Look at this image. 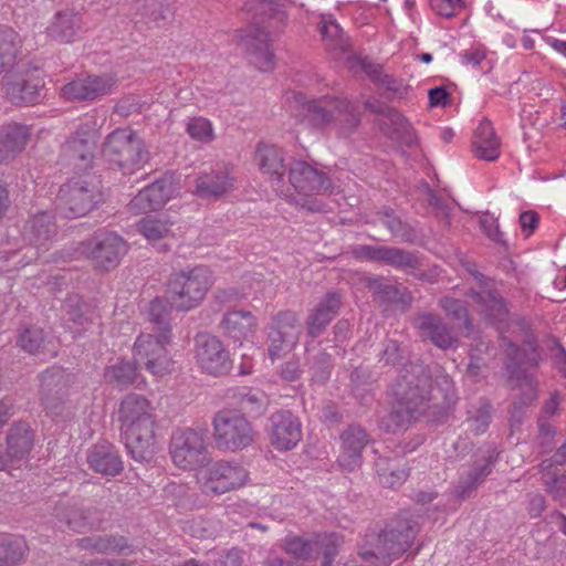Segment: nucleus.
Here are the masks:
<instances>
[{
  "instance_id": "obj_1",
  "label": "nucleus",
  "mask_w": 566,
  "mask_h": 566,
  "mask_svg": "<svg viewBox=\"0 0 566 566\" xmlns=\"http://www.w3.org/2000/svg\"><path fill=\"white\" fill-rule=\"evenodd\" d=\"M395 402L388 416L380 421L387 432L427 416L430 421H442L454 402L453 381L438 364L409 361L402 365L390 387Z\"/></svg>"
},
{
  "instance_id": "obj_2",
  "label": "nucleus",
  "mask_w": 566,
  "mask_h": 566,
  "mask_svg": "<svg viewBox=\"0 0 566 566\" xmlns=\"http://www.w3.org/2000/svg\"><path fill=\"white\" fill-rule=\"evenodd\" d=\"M122 437L130 457L139 462H149L156 451V419L150 402L142 395L129 394L118 408Z\"/></svg>"
},
{
  "instance_id": "obj_3",
  "label": "nucleus",
  "mask_w": 566,
  "mask_h": 566,
  "mask_svg": "<svg viewBox=\"0 0 566 566\" xmlns=\"http://www.w3.org/2000/svg\"><path fill=\"white\" fill-rule=\"evenodd\" d=\"M245 9L253 12V17L251 24L241 35V45L260 71H272L275 56L271 49L270 29L273 27L272 21H284L286 15L283 6L274 0H249Z\"/></svg>"
},
{
  "instance_id": "obj_4",
  "label": "nucleus",
  "mask_w": 566,
  "mask_h": 566,
  "mask_svg": "<svg viewBox=\"0 0 566 566\" xmlns=\"http://www.w3.org/2000/svg\"><path fill=\"white\" fill-rule=\"evenodd\" d=\"M539 355L535 346H531L530 352L520 348L513 343L506 347L505 370L507 374L506 386L512 389H520L521 394L515 397L510 409L511 423L517 426L522 423L525 408L530 407L537 398V384L526 367L537 366Z\"/></svg>"
},
{
  "instance_id": "obj_5",
  "label": "nucleus",
  "mask_w": 566,
  "mask_h": 566,
  "mask_svg": "<svg viewBox=\"0 0 566 566\" xmlns=\"http://www.w3.org/2000/svg\"><path fill=\"white\" fill-rule=\"evenodd\" d=\"M308 123L321 129L333 126L339 137L348 138L360 124V112L346 98L322 96L305 105Z\"/></svg>"
},
{
  "instance_id": "obj_6",
  "label": "nucleus",
  "mask_w": 566,
  "mask_h": 566,
  "mask_svg": "<svg viewBox=\"0 0 566 566\" xmlns=\"http://www.w3.org/2000/svg\"><path fill=\"white\" fill-rule=\"evenodd\" d=\"M418 531L419 525L416 520L408 514L400 515L378 534L375 548L363 552L361 557L366 562L376 559L387 566L408 551Z\"/></svg>"
},
{
  "instance_id": "obj_7",
  "label": "nucleus",
  "mask_w": 566,
  "mask_h": 566,
  "mask_svg": "<svg viewBox=\"0 0 566 566\" xmlns=\"http://www.w3.org/2000/svg\"><path fill=\"white\" fill-rule=\"evenodd\" d=\"M103 154L109 164L124 175H132L149 160L145 142L136 132L118 128L112 132L103 144Z\"/></svg>"
},
{
  "instance_id": "obj_8",
  "label": "nucleus",
  "mask_w": 566,
  "mask_h": 566,
  "mask_svg": "<svg viewBox=\"0 0 566 566\" xmlns=\"http://www.w3.org/2000/svg\"><path fill=\"white\" fill-rule=\"evenodd\" d=\"M57 200L63 218L84 217L103 201L99 181L95 177L72 179L60 188Z\"/></svg>"
},
{
  "instance_id": "obj_9",
  "label": "nucleus",
  "mask_w": 566,
  "mask_h": 566,
  "mask_svg": "<svg viewBox=\"0 0 566 566\" xmlns=\"http://www.w3.org/2000/svg\"><path fill=\"white\" fill-rule=\"evenodd\" d=\"M211 285L210 271L205 266H196L189 271L171 274L168 282L171 307L178 311H189L198 306Z\"/></svg>"
},
{
  "instance_id": "obj_10",
  "label": "nucleus",
  "mask_w": 566,
  "mask_h": 566,
  "mask_svg": "<svg viewBox=\"0 0 566 566\" xmlns=\"http://www.w3.org/2000/svg\"><path fill=\"white\" fill-rule=\"evenodd\" d=\"M216 447L222 451L237 452L250 447L256 437L251 422L239 411L223 409L212 420Z\"/></svg>"
},
{
  "instance_id": "obj_11",
  "label": "nucleus",
  "mask_w": 566,
  "mask_h": 566,
  "mask_svg": "<svg viewBox=\"0 0 566 566\" xmlns=\"http://www.w3.org/2000/svg\"><path fill=\"white\" fill-rule=\"evenodd\" d=\"M169 453L175 465L182 470H196L210 463L207 431L177 430L172 433Z\"/></svg>"
},
{
  "instance_id": "obj_12",
  "label": "nucleus",
  "mask_w": 566,
  "mask_h": 566,
  "mask_svg": "<svg viewBox=\"0 0 566 566\" xmlns=\"http://www.w3.org/2000/svg\"><path fill=\"white\" fill-rule=\"evenodd\" d=\"M40 401L51 417H63L69 410V391L74 384V375L62 367L53 366L39 375Z\"/></svg>"
},
{
  "instance_id": "obj_13",
  "label": "nucleus",
  "mask_w": 566,
  "mask_h": 566,
  "mask_svg": "<svg viewBox=\"0 0 566 566\" xmlns=\"http://www.w3.org/2000/svg\"><path fill=\"white\" fill-rule=\"evenodd\" d=\"M87 256L95 266L109 271L115 269L127 252V243L115 232L99 230L85 243Z\"/></svg>"
},
{
  "instance_id": "obj_14",
  "label": "nucleus",
  "mask_w": 566,
  "mask_h": 566,
  "mask_svg": "<svg viewBox=\"0 0 566 566\" xmlns=\"http://www.w3.org/2000/svg\"><path fill=\"white\" fill-rule=\"evenodd\" d=\"M167 342L168 339L161 337V333L139 335L134 344L136 363L144 364L153 375L169 371L172 361L165 347Z\"/></svg>"
},
{
  "instance_id": "obj_15",
  "label": "nucleus",
  "mask_w": 566,
  "mask_h": 566,
  "mask_svg": "<svg viewBox=\"0 0 566 566\" xmlns=\"http://www.w3.org/2000/svg\"><path fill=\"white\" fill-rule=\"evenodd\" d=\"M289 181L292 187L304 196L333 193L335 186L325 172L304 160H294L289 166Z\"/></svg>"
},
{
  "instance_id": "obj_16",
  "label": "nucleus",
  "mask_w": 566,
  "mask_h": 566,
  "mask_svg": "<svg viewBox=\"0 0 566 566\" xmlns=\"http://www.w3.org/2000/svg\"><path fill=\"white\" fill-rule=\"evenodd\" d=\"M196 360L203 371L214 376L224 375L231 368L229 352L218 337L210 334L197 335Z\"/></svg>"
},
{
  "instance_id": "obj_17",
  "label": "nucleus",
  "mask_w": 566,
  "mask_h": 566,
  "mask_svg": "<svg viewBox=\"0 0 566 566\" xmlns=\"http://www.w3.org/2000/svg\"><path fill=\"white\" fill-rule=\"evenodd\" d=\"M56 235V226L52 213L43 211L33 216L24 226L23 237L29 242L28 253L30 260L39 259L46 252L54 237Z\"/></svg>"
},
{
  "instance_id": "obj_18",
  "label": "nucleus",
  "mask_w": 566,
  "mask_h": 566,
  "mask_svg": "<svg viewBox=\"0 0 566 566\" xmlns=\"http://www.w3.org/2000/svg\"><path fill=\"white\" fill-rule=\"evenodd\" d=\"M479 281L480 290L471 289L468 296L471 298L476 311L491 323L503 322L507 316V308L504 300L496 291L488 289V279L476 270H469Z\"/></svg>"
},
{
  "instance_id": "obj_19",
  "label": "nucleus",
  "mask_w": 566,
  "mask_h": 566,
  "mask_svg": "<svg viewBox=\"0 0 566 566\" xmlns=\"http://www.w3.org/2000/svg\"><path fill=\"white\" fill-rule=\"evenodd\" d=\"M412 325L424 340H430L434 346L447 350L458 344V338L442 317L431 312H419L412 318Z\"/></svg>"
},
{
  "instance_id": "obj_20",
  "label": "nucleus",
  "mask_w": 566,
  "mask_h": 566,
  "mask_svg": "<svg viewBox=\"0 0 566 566\" xmlns=\"http://www.w3.org/2000/svg\"><path fill=\"white\" fill-rule=\"evenodd\" d=\"M248 479L247 470L235 463L218 461L208 469L205 483L207 492L224 494L242 486Z\"/></svg>"
},
{
  "instance_id": "obj_21",
  "label": "nucleus",
  "mask_w": 566,
  "mask_h": 566,
  "mask_svg": "<svg viewBox=\"0 0 566 566\" xmlns=\"http://www.w3.org/2000/svg\"><path fill=\"white\" fill-rule=\"evenodd\" d=\"M115 85L116 80L111 75H91L65 84L61 93L67 101H93L111 94Z\"/></svg>"
},
{
  "instance_id": "obj_22",
  "label": "nucleus",
  "mask_w": 566,
  "mask_h": 566,
  "mask_svg": "<svg viewBox=\"0 0 566 566\" xmlns=\"http://www.w3.org/2000/svg\"><path fill=\"white\" fill-rule=\"evenodd\" d=\"M195 182V195L201 199H220L234 188V177L227 165L200 172Z\"/></svg>"
},
{
  "instance_id": "obj_23",
  "label": "nucleus",
  "mask_w": 566,
  "mask_h": 566,
  "mask_svg": "<svg viewBox=\"0 0 566 566\" xmlns=\"http://www.w3.org/2000/svg\"><path fill=\"white\" fill-rule=\"evenodd\" d=\"M302 438L301 423L289 410L274 412L270 418V440L279 451L293 449Z\"/></svg>"
},
{
  "instance_id": "obj_24",
  "label": "nucleus",
  "mask_w": 566,
  "mask_h": 566,
  "mask_svg": "<svg viewBox=\"0 0 566 566\" xmlns=\"http://www.w3.org/2000/svg\"><path fill=\"white\" fill-rule=\"evenodd\" d=\"M340 441L337 462L343 470L353 472L361 464V453L369 443V436L363 427L350 424L342 432Z\"/></svg>"
},
{
  "instance_id": "obj_25",
  "label": "nucleus",
  "mask_w": 566,
  "mask_h": 566,
  "mask_svg": "<svg viewBox=\"0 0 566 566\" xmlns=\"http://www.w3.org/2000/svg\"><path fill=\"white\" fill-rule=\"evenodd\" d=\"M97 145L96 132L88 126L81 127L63 146L64 155L73 161L78 170L92 166Z\"/></svg>"
},
{
  "instance_id": "obj_26",
  "label": "nucleus",
  "mask_w": 566,
  "mask_h": 566,
  "mask_svg": "<svg viewBox=\"0 0 566 566\" xmlns=\"http://www.w3.org/2000/svg\"><path fill=\"white\" fill-rule=\"evenodd\" d=\"M495 462L496 457L491 451L475 459L471 465L461 472L454 488L455 496L462 500L470 497L492 473Z\"/></svg>"
},
{
  "instance_id": "obj_27",
  "label": "nucleus",
  "mask_w": 566,
  "mask_h": 566,
  "mask_svg": "<svg viewBox=\"0 0 566 566\" xmlns=\"http://www.w3.org/2000/svg\"><path fill=\"white\" fill-rule=\"evenodd\" d=\"M342 305L343 297L340 293L336 291L327 292L306 318L308 335L313 338L322 335L329 323L336 317Z\"/></svg>"
},
{
  "instance_id": "obj_28",
  "label": "nucleus",
  "mask_w": 566,
  "mask_h": 566,
  "mask_svg": "<svg viewBox=\"0 0 566 566\" xmlns=\"http://www.w3.org/2000/svg\"><path fill=\"white\" fill-rule=\"evenodd\" d=\"M175 187L170 177H163L142 189L129 202L130 209L138 212L161 208L174 195Z\"/></svg>"
},
{
  "instance_id": "obj_29",
  "label": "nucleus",
  "mask_w": 566,
  "mask_h": 566,
  "mask_svg": "<svg viewBox=\"0 0 566 566\" xmlns=\"http://www.w3.org/2000/svg\"><path fill=\"white\" fill-rule=\"evenodd\" d=\"M366 287L381 303L398 305L402 311L409 310L413 302L411 292L402 284H391L384 277H368Z\"/></svg>"
},
{
  "instance_id": "obj_30",
  "label": "nucleus",
  "mask_w": 566,
  "mask_h": 566,
  "mask_svg": "<svg viewBox=\"0 0 566 566\" xmlns=\"http://www.w3.org/2000/svg\"><path fill=\"white\" fill-rule=\"evenodd\" d=\"M86 460L91 470L105 476H116L124 469L117 449L106 442L93 446L87 451Z\"/></svg>"
},
{
  "instance_id": "obj_31",
  "label": "nucleus",
  "mask_w": 566,
  "mask_h": 566,
  "mask_svg": "<svg viewBox=\"0 0 566 566\" xmlns=\"http://www.w3.org/2000/svg\"><path fill=\"white\" fill-rule=\"evenodd\" d=\"M99 511L96 507H83L76 504H61L55 509L56 518L74 532L99 525Z\"/></svg>"
},
{
  "instance_id": "obj_32",
  "label": "nucleus",
  "mask_w": 566,
  "mask_h": 566,
  "mask_svg": "<svg viewBox=\"0 0 566 566\" xmlns=\"http://www.w3.org/2000/svg\"><path fill=\"white\" fill-rule=\"evenodd\" d=\"M350 70L356 72L357 70L363 71L368 77L379 86L385 87L386 93L384 96L388 99L394 97L401 98L407 91L402 82L392 77L391 75L384 74L382 67L379 64H374L367 59H354L350 61Z\"/></svg>"
},
{
  "instance_id": "obj_33",
  "label": "nucleus",
  "mask_w": 566,
  "mask_h": 566,
  "mask_svg": "<svg viewBox=\"0 0 566 566\" xmlns=\"http://www.w3.org/2000/svg\"><path fill=\"white\" fill-rule=\"evenodd\" d=\"M254 160L260 170L269 175L273 182L281 184L285 174L282 149L273 144L260 142L255 149Z\"/></svg>"
},
{
  "instance_id": "obj_34",
  "label": "nucleus",
  "mask_w": 566,
  "mask_h": 566,
  "mask_svg": "<svg viewBox=\"0 0 566 566\" xmlns=\"http://www.w3.org/2000/svg\"><path fill=\"white\" fill-rule=\"evenodd\" d=\"M29 138V129L24 125L9 124L0 129V165L8 164L20 154Z\"/></svg>"
},
{
  "instance_id": "obj_35",
  "label": "nucleus",
  "mask_w": 566,
  "mask_h": 566,
  "mask_svg": "<svg viewBox=\"0 0 566 566\" xmlns=\"http://www.w3.org/2000/svg\"><path fill=\"white\" fill-rule=\"evenodd\" d=\"M380 130L391 140L411 147L416 145L417 137L409 122L395 108L378 119Z\"/></svg>"
},
{
  "instance_id": "obj_36",
  "label": "nucleus",
  "mask_w": 566,
  "mask_h": 566,
  "mask_svg": "<svg viewBox=\"0 0 566 566\" xmlns=\"http://www.w3.org/2000/svg\"><path fill=\"white\" fill-rule=\"evenodd\" d=\"M33 431L27 422L13 424L7 434V455L12 462L25 459L33 447Z\"/></svg>"
},
{
  "instance_id": "obj_37",
  "label": "nucleus",
  "mask_w": 566,
  "mask_h": 566,
  "mask_svg": "<svg viewBox=\"0 0 566 566\" xmlns=\"http://www.w3.org/2000/svg\"><path fill=\"white\" fill-rule=\"evenodd\" d=\"M472 150L479 159L489 161L495 160L500 155V140L486 118L480 122L474 132Z\"/></svg>"
},
{
  "instance_id": "obj_38",
  "label": "nucleus",
  "mask_w": 566,
  "mask_h": 566,
  "mask_svg": "<svg viewBox=\"0 0 566 566\" xmlns=\"http://www.w3.org/2000/svg\"><path fill=\"white\" fill-rule=\"evenodd\" d=\"M378 222L386 227L392 237L401 242L415 243L418 239L416 229L403 221L392 209L384 208L376 213Z\"/></svg>"
},
{
  "instance_id": "obj_39",
  "label": "nucleus",
  "mask_w": 566,
  "mask_h": 566,
  "mask_svg": "<svg viewBox=\"0 0 566 566\" xmlns=\"http://www.w3.org/2000/svg\"><path fill=\"white\" fill-rule=\"evenodd\" d=\"M42 87L39 81L18 80L7 83L6 93L14 105H31L40 101Z\"/></svg>"
},
{
  "instance_id": "obj_40",
  "label": "nucleus",
  "mask_w": 566,
  "mask_h": 566,
  "mask_svg": "<svg viewBox=\"0 0 566 566\" xmlns=\"http://www.w3.org/2000/svg\"><path fill=\"white\" fill-rule=\"evenodd\" d=\"M255 319L250 312L233 311L224 315L221 327L234 340L240 342L251 335Z\"/></svg>"
},
{
  "instance_id": "obj_41",
  "label": "nucleus",
  "mask_w": 566,
  "mask_h": 566,
  "mask_svg": "<svg viewBox=\"0 0 566 566\" xmlns=\"http://www.w3.org/2000/svg\"><path fill=\"white\" fill-rule=\"evenodd\" d=\"M137 363L130 360H120L105 368L104 378L109 385L118 388H127L139 380Z\"/></svg>"
},
{
  "instance_id": "obj_42",
  "label": "nucleus",
  "mask_w": 566,
  "mask_h": 566,
  "mask_svg": "<svg viewBox=\"0 0 566 566\" xmlns=\"http://www.w3.org/2000/svg\"><path fill=\"white\" fill-rule=\"evenodd\" d=\"M385 263L396 269L409 270L408 273L423 280L426 274L418 272L421 265L419 253L396 247H388Z\"/></svg>"
},
{
  "instance_id": "obj_43",
  "label": "nucleus",
  "mask_w": 566,
  "mask_h": 566,
  "mask_svg": "<svg viewBox=\"0 0 566 566\" xmlns=\"http://www.w3.org/2000/svg\"><path fill=\"white\" fill-rule=\"evenodd\" d=\"M136 15H140L146 24L155 27L165 25L174 15L169 6H164L160 0H139L135 4Z\"/></svg>"
},
{
  "instance_id": "obj_44",
  "label": "nucleus",
  "mask_w": 566,
  "mask_h": 566,
  "mask_svg": "<svg viewBox=\"0 0 566 566\" xmlns=\"http://www.w3.org/2000/svg\"><path fill=\"white\" fill-rule=\"evenodd\" d=\"M81 24V17L72 11H61L49 28L52 39L61 42H71L76 35Z\"/></svg>"
},
{
  "instance_id": "obj_45",
  "label": "nucleus",
  "mask_w": 566,
  "mask_h": 566,
  "mask_svg": "<svg viewBox=\"0 0 566 566\" xmlns=\"http://www.w3.org/2000/svg\"><path fill=\"white\" fill-rule=\"evenodd\" d=\"M376 471L378 473L380 484L386 488H396L402 484L408 476V472L403 468L401 460L397 458L378 459L376 462Z\"/></svg>"
},
{
  "instance_id": "obj_46",
  "label": "nucleus",
  "mask_w": 566,
  "mask_h": 566,
  "mask_svg": "<svg viewBox=\"0 0 566 566\" xmlns=\"http://www.w3.org/2000/svg\"><path fill=\"white\" fill-rule=\"evenodd\" d=\"M28 545L22 537L0 536V566H17L25 557Z\"/></svg>"
},
{
  "instance_id": "obj_47",
  "label": "nucleus",
  "mask_w": 566,
  "mask_h": 566,
  "mask_svg": "<svg viewBox=\"0 0 566 566\" xmlns=\"http://www.w3.org/2000/svg\"><path fill=\"white\" fill-rule=\"evenodd\" d=\"M318 30L328 49L339 50L342 52L347 49L348 43L343 29L332 15L322 17L318 23Z\"/></svg>"
},
{
  "instance_id": "obj_48",
  "label": "nucleus",
  "mask_w": 566,
  "mask_h": 566,
  "mask_svg": "<svg viewBox=\"0 0 566 566\" xmlns=\"http://www.w3.org/2000/svg\"><path fill=\"white\" fill-rule=\"evenodd\" d=\"M171 305L168 306L167 302L163 298L156 297L149 304L148 308V318L151 324H154V332L161 333V337L164 339H169L170 325H169V316H170Z\"/></svg>"
},
{
  "instance_id": "obj_49",
  "label": "nucleus",
  "mask_w": 566,
  "mask_h": 566,
  "mask_svg": "<svg viewBox=\"0 0 566 566\" xmlns=\"http://www.w3.org/2000/svg\"><path fill=\"white\" fill-rule=\"evenodd\" d=\"M440 305L451 319L462 323V325L459 324L461 334L464 337H470L473 333V325L463 302L453 297H443L440 300Z\"/></svg>"
},
{
  "instance_id": "obj_50",
  "label": "nucleus",
  "mask_w": 566,
  "mask_h": 566,
  "mask_svg": "<svg viewBox=\"0 0 566 566\" xmlns=\"http://www.w3.org/2000/svg\"><path fill=\"white\" fill-rule=\"evenodd\" d=\"M172 223L166 217H146L143 218L138 223V231L149 241L156 242L160 239H165L171 233Z\"/></svg>"
},
{
  "instance_id": "obj_51",
  "label": "nucleus",
  "mask_w": 566,
  "mask_h": 566,
  "mask_svg": "<svg viewBox=\"0 0 566 566\" xmlns=\"http://www.w3.org/2000/svg\"><path fill=\"white\" fill-rule=\"evenodd\" d=\"M20 44L21 40L14 30L0 27V73L14 61Z\"/></svg>"
},
{
  "instance_id": "obj_52",
  "label": "nucleus",
  "mask_w": 566,
  "mask_h": 566,
  "mask_svg": "<svg viewBox=\"0 0 566 566\" xmlns=\"http://www.w3.org/2000/svg\"><path fill=\"white\" fill-rule=\"evenodd\" d=\"M307 350L310 354L307 361L312 380L319 385L326 384L331 377L333 367L331 355L323 350H317L316 353H312L310 349Z\"/></svg>"
},
{
  "instance_id": "obj_53",
  "label": "nucleus",
  "mask_w": 566,
  "mask_h": 566,
  "mask_svg": "<svg viewBox=\"0 0 566 566\" xmlns=\"http://www.w3.org/2000/svg\"><path fill=\"white\" fill-rule=\"evenodd\" d=\"M268 403V396L256 389H247L239 397L241 409L252 417L261 416L266 410Z\"/></svg>"
},
{
  "instance_id": "obj_54",
  "label": "nucleus",
  "mask_w": 566,
  "mask_h": 566,
  "mask_svg": "<svg viewBox=\"0 0 566 566\" xmlns=\"http://www.w3.org/2000/svg\"><path fill=\"white\" fill-rule=\"evenodd\" d=\"M268 337L270 342L269 355L272 359L279 358L282 353L292 350L298 342V338L294 336L290 338L286 332H283L273 324H271Z\"/></svg>"
},
{
  "instance_id": "obj_55",
  "label": "nucleus",
  "mask_w": 566,
  "mask_h": 566,
  "mask_svg": "<svg viewBox=\"0 0 566 566\" xmlns=\"http://www.w3.org/2000/svg\"><path fill=\"white\" fill-rule=\"evenodd\" d=\"M491 409L492 406L485 400H480L479 406L474 410H469V417L467 423L470 430L474 431L475 434L483 433L491 422Z\"/></svg>"
},
{
  "instance_id": "obj_56",
  "label": "nucleus",
  "mask_w": 566,
  "mask_h": 566,
  "mask_svg": "<svg viewBox=\"0 0 566 566\" xmlns=\"http://www.w3.org/2000/svg\"><path fill=\"white\" fill-rule=\"evenodd\" d=\"M44 343L43 329L35 326L23 328L18 337L19 346L30 353L34 354L40 350Z\"/></svg>"
},
{
  "instance_id": "obj_57",
  "label": "nucleus",
  "mask_w": 566,
  "mask_h": 566,
  "mask_svg": "<svg viewBox=\"0 0 566 566\" xmlns=\"http://www.w3.org/2000/svg\"><path fill=\"white\" fill-rule=\"evenodd\" d=\"M186 130L192 139L201 143H210L214 138L211 123L203 117L190 118Z\"/></svg>"
},
{
  "instance_id": "obj_58",
  "label": "nucleus",
  "mask_w": 566,
  "mask_h": 566,
  "mask_svg": "<svg viewBox=\"0 0 566 566\" xmlns=\"http://www.w3.org/2000/svg\"><path fill=\"white\" fill-rule=\"evenodd\" d=\"M129 548H130V546L124 536H118V535L96 536V542H95V552L96 553L122 554L126 549H129Z\"/></svg>"
},
{
  "instance_id": "obj_59",
  "label": "nucleus",
  "mask_w": 566,
  "mask_h": 566,
  "mask_svg": "<svg viewBox=\"0 0 566 566\" xmlns=\"http://www.w3.org/2000/svg\"><path fill=\"white\" fill-rule=\"evenodd\" d=\"M272 324L286 332L290 338L292 336L300 338L302 326L296 313L291 311L280 312L273 317Z\"/></svg>"
},
{
  "instance_id": "obj_60",
  "label": "nucleus",
  "mask_w": 566,
  "mask_h": 566,
  "mask_svg": "<svg viewBox=\"0 0 566 566\" xmlns=\"http://www.w3.org/2000/svg\"><path fill=\"white\" fill-rule=\"evenodd\" d=\"M545 491L556 501L566 499V471L555 470L553 475H547L543 482Z\"/></svg>"
},
{
  "instance_id": "obj_61",
  "label": "nucleus",
  "mask_w": 566,
  "mask_h": 566,
  "mask_svg": "<svg viewBox=\"0 0 566 566\" xmlns=\"http://www.w3.org/2000/svg\"><path fill=\"white\" fill-rule=\"evenodd\" d=\"M402 354L403 352L397 340L387 339L382 344L379 363H382L385 366H396L402 360Z\"/></svg>"
},
{
  "instance_id": "obj_62",
  "label": "nucleus",
  "mask_w": 566,
  "mask_h": 566,
  "mask_svg": "<svg viewBox=\"0 0 566 566\" xmlns=\"http://www.w3.org/2000/svg\"><path fill=\"white\" fill-rule=\"evenodd\" d=\"M284 547L287 554L296 558H307L313 553V544L301 537L286 538Z\"/></svg>"
},
{
  "instance_id": "obj_63",
  "label": "nucleus",
  "mask_w": 566,
  "mask_h": 566,
  "mask_svg": "<svg viewBox=\"0 0 566 566\" xmlns=\"http://www.w3.org/2000/svg\"><path fill=\"white\" fill-rule=\"evenodd\" d=\"M554 436L555 430L553 426L544 417H539L537 443L542 453L548 452L552 449Z\"/></svg>"
},
{
  "instance_id": "obj_64",
  "label": "nucleus",
  "mask_w": 566,
  "mask_h": 566,
  "mask_svg": "<svg viewBox=\"0 0 566 566\" xmlns=\"http://www.w3.org/2000/svg\"><path fill=\"white\" fill-rule=\"evenodd\" d=\"M342 542V537L337 534H331L323 538L321 543L323 548V562L321 566H332V562L337 555V548Z\"/></svg>"
}]
</instances>
